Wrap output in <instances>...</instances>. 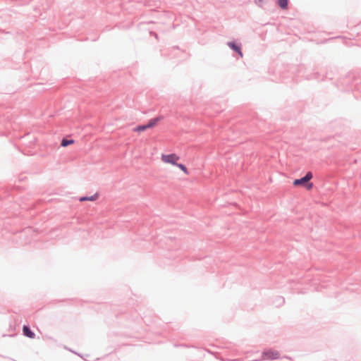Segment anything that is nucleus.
I'll use <instances>...</instances> for the list:
<instances>
[{
    "instance_id": "nucleus-1",
    "label": "nucleus",
    "mask_w": 361,
    "mask_h": 361,
    "mask_svg": "<svg viewBox=\"0 0 361 361\" xmlns=\"http://www.w3.org/2000/svg\"><path fill=\"white\" fill-rule=\"evenodd\" d=\"M160 159L163 164L176 166L182 171L185 175L189 174V171L187 167L184 164L178 163L180 157L178 154L175 153L161 154Z\"/></svg>"
},
{
    "instance_id": "nucleus-2",
    "label": "nucleus",
    "mask_w": 361,
    "mask_h": 361,
    "mask_svg": "<svg viewBox=\"0 0 361 361\" xmlns=\"http://www.w3.org/2000/svg\"><path fill=\"white\" fill-rule=\"evenodd\" d=\"M312 178V173L311 172H307L303 178H300V179H295L293 181V184L295 186L305 185V186H306L307 189L310 190L312 188L313 185L312 183H310L307 184V183Z\"/></svg>"
},
{
    "instance_id": "nucleus-3",
    "label": "nucleus",
    "mask_w": 361,
    "mask_h": 361,
    "mask_svg": "<svg viewBox=\"0 0 361 361\" xmlns=\"http://www.w3.org/2000/svg\"><path fill=\"white\" fill-rule=\"evenodd\" d=\"M262 360H275L279 357V353L276 350H269L262 353Z\"/></svg>"
},
{
    "instance_id": "nucleus-4",
    "label": "nucleus",
    "mask_w": 361,
    "mask_h": 361,
    "mask_svg": "<svg viewBox=\"0 0 361 361\" xmlns=\"http://www.w3.org/2000/svg\"><path fill=\"white\" fill-rule=\"evenodd\" d=\"M23 334L28 338H34L35 334L27 326H24L23 328Z\"/></svg>"
},
{
    "instance_id": "nucleus-5",
    "label": "nucleus",
    "mask_w": 361,
    "mask_h": 361,
    "mask_svg": "<svg viewBox=\"0 0 361 361\" xmlns=\"http://www.w3.org/2000/svg\"><path fill=\"white\" fill-rule=\"evenodd\" d=\"M160 121V118H154L152 120H150L147 125V127L148 128H153L154 126H157V124L159 123V121Z\"/></svg>"
},
{
    "instance_id": "nucleus-6",
    "label": "nucleus",
    "mask_w": 361,
    "mask_h": 361,
    "mask_svg": "<svg viewBox=\"0 0 361 361\" xmlns=\"http://www.w3.org/2000/svg\"><path fill=\"white\" fill-rule=\"evenodd\" d=\"M228 46H229L231 49H233V50L236 51L239 54V55H240L241 57L243 56V54H242V52H241V51H240V48L238 46H237L236 44H235V43H233V42H229V43H228Z\"/></svg>"
},
{
    "instance_id": "nucleus-7",
    "label": "nucleus",
    "mask_w": 361,
    "mask_h": 361,
    "mask_svg": "<svg viewBox=\"0 0 361 361\" xmlns=\"http://www.w3.org/2000/svg\"><path fill=\"white\" fill-rule=\"evenodd\" d=\"M97 199V195H94L90 197H82L80 198V202L84 201H94Z\"/></svg>"
},
{
    "instance_id": "nucleus-8",
    "label": "nucleus",
    "mask_w": 361,
    "mask_h": 361,
    "mask_svg": "<svg viewBox=\"0 0 361 361\" xmlns=\"http://www.w3.org/2000/svg\"><path fill=\"white\" fill-rule=\"evenodd\" d=\"M278 4L283 9H286L288 7V0H278Z\"/></svg>"
},
{
    "instance_id": "nucleus-9",
    "label": "nucleus",
    "mask_w": 361,
    "mask_h": 361,
    "mask_svg": "<svg viewBox=\"0 0 361 361\" xmlns=\"http://www.w3.org/2000/svg\"><path fill=\"white\" fill-rule=\"evenodd\" d=\"M73 142H74V141L73 140L63 139V140H62L61 145L62 147H67L70 145H72Z\"/></svg>"
},
{
    "instance_id": "nucleus-10",
    "label": "nucleus",
    "mask_w": 361,
    "mask_h": 361,
    "mask_svg": "<svg viewBox=\"0 0 361 361\" xmlns=\"http://www.w3.org/2000/svg\"><path fill=\"white\" fill-rule=\"evenodd\" d=\"M147 129H148V128L147 127V125H143V126H137L135 128V130L137 131V132H140V131H144V130H145Z\"/></svg>"
},
{
    "instance_id": "nucleus-11",
    "label": "nucleus",
    "mask_w": 361,
    "mask_h": 361,
    "mask_svg": "<svg viewBox=\"0 0 361 361\" xmlns=\"http://www.w3.org/2000/svg\"><path fill=\"white\" fill-rule=\"evenodd\" d=\"M258 4H261L262 2V0H256Z\"/></svg>"
}]
</instances>
